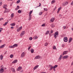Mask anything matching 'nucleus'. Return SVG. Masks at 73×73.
Here are the masks:
<instances>
[{"instance_id": "7", "label": "nucleus", "mask_w": 73, "mask_h": 73, "mask_svg": "<svg viewBox=\"0 0 73 73\" xmlns=\"http://www.w3.org/2000/svg\"><path fill=\"white\" fill-rule=\"evenodd\" d=\"M17 62V59H15L12 62V64H15Z\"/></svg>"}, {"instance_id": "38", "label": "nucleus", "mask_w": 73, "mask_h": 73, "mask_svg": "<svg viewBox=\"0 0 73 73\" xmlns=\"http://www.w3.org/2000/svg\"><path fill=\"white\" fill-rule=\"evenodd\" d=\"M64 3H65L66 5H67V4H68V2L67 1L65 2H64Z\"/></svg>"}, {"instance_id": "30", "label": "nucleus", "mask_w": 73, "mask_h": 73, "mask_svg": "<svg viewBox=\"0 0 73 73\" xmlns=\"http://www.w3.org/2000/svg\"><path fill=\"white\" fill-rule=\"evenodd\" d=\"M22 12V11H21V10H18V12L19 13H21Z\"/></svg>"}, {"instance_id": "57", "label": "nucleus", "mask_w": 73, "mask_h": 73, "mask_svg": "<svg viewBox=\"0 0 73 73\" xmlns=\"http://www.w3.org/2000/svg\"><path fill=\"white\" fill-rule=\"evenodd\" d=\"M53 69V70H54V71H56V70L55 69V68H54Z\"/></svg>"}, {"instance_id": "20", "label": "nucleus", "mask_w": 73, "mask_h": 73, "mask_svg": "<svg viewBox=\"0 0 73 73\" xmlns=\"http://www.w3.org/2000/svg\"><path fill=\"white\" fill-rule=\"evenodd\" d=\"M61 7H59L58 9V10L57 12V13H59V12H60V9H61Z\"/></svg>"}, {"instance_id": "29", "label": "nucleus", "mask_w": 73, "mask_h": 73, "mask_svg": "<svg viewBox=\"0 0 73 73\" xmlns=\"http://www.w3.org/2000/svg\"><path fill=\"white\" fill-rule=\"evenodd\" d=\"M13 55L12 54H11L10 56V58H13Z\"/></svg>"}, {"instance_id": "48", "label": "nucleus", "mask_w": 73, "mask_h": 73, "mask_svg": "<svg viewBox=\"0 0 73 73\" xmlns=\"http://www.w3.org/2000/svg\"><path fill=\"white\" fill-rule=\"evenodd\" d=\"M42 27H45V24H43V25H41Z\"/></svg>"}, {"instance_id": "59", "label": "nucleus", "mask_w": 73, "mask_h": 73, "mask_svg": "<svg viewBox=\"0 0 73 73\" xmlns=\"http://www.w3.org/2000/svg\"><path fill=\"white\" fill-rule=\"evenodd\" d=\"M11 29H13V28H14V27H11Z\"/></svg>"}, {"instance_id": "11", "label": "nucleus", "mask_w": 73, "mask_h": 73, "mask_svg": "<svg viewBox=\"0 0 73 73\" xmlns=\"http://www.w3.org/2000/svg\"><path fill=\"white\" fill-rule=\"evenodd\" d=\"M4 72V69L3 68H1L0 69V73H3Z\"/></svg>"}, {"instance_id": "54", "label": "nucleus", "mask_w": 73, "mask_h": 73, "mask_svg": "<svg viewBox=\"0 0 73 73\" xmlns=\"http://www.w3.org/2000/svg\"><path fill=\"white\" fill-rule=\"evenodd\" d=\"M41 3H39V6H38V7H40V6H41Z\"/></svg>"}, {"instance_id": "62", "label": "nucleus", "mask_w": 73, "mask_h": 73, "mask_svg": "<svg viewBox=\"0 0 73 73\" xmlns=\"http://www.w3.org/2000/svg\"><path fill=\"white\" fill-rule=\"evenodd\" d=\"M73 65V62L71 63V65Z\"/></svg>"}, {"instance_id": "64", "label": "nucleus", "mask_w": 73, "mask_h": 73, "mask_svg": "<svg viewBox=\"0 0 73 73\" xmlns=\"http://www.w3.org/2000/svg\"><path fill=\"white\" fill-rule=\"evenodd\" d=\"M70 73H73V71H72V72H71Z\"/></svg>"}, {"instance_id": "22", "label": "nucleus", "mask_w": 73, "mask_h": 73, "mask_svg": "<svg viewBox=\"0 0 73 73\" xmlns=\"http://www.w3.org/2000/svg\"><path fill=\"white\" fill-rule=\"evenodd\" d=\"M55 35H56V36H58V32L57 31L56 32L55 34H54Z\"/></svg>"}, {"instance_id": "24", "label": "nucleus", "mask_w": 73, "mask_h": 73, "mask_svg": "<svg viewBox=\"0 0 73 73\" xmlns=\"http://www.w3.org/2000/svg\"><path fill=\"white\" fill-rule=\"evenodd\" d=\"M49 33V31H48L46 32L45 35H47Z\"/></svg>"}, {"instance_id": "3", "label": "nucleus", "mask_w": 73, "mask_h": 73, "mask_svg": "<svg viewBox=\"0 0 73 73\" xmlns=\"http://www.w3.org/2000/svg\"><path fill=\"white\" fill-rule=\"evenodd\" d=\"M64 42H67L68 41V38L67 37H64Z\"/></svg>"}, {"instance_id": "46", "label": "nucleus", "mask_w": 73, "mask_h": 73, "mask_svg": "<svg viewBox=\"0 0 73 73\" xmlns=\"http://www.w3.org/2000/svg\"><path fill=\"white\" fill-rule=\"evenodd\" d=\"M17 8L18 9H20V7H19V6H17Z\"/></svg>"}, {"instance_id": "52", "label": "nucleus", "mask_w": 73, "mask_h": 73, "mask_svg": "<svg viewBox=\"0 0 73 73\" xmlns=\"http://www.w3.org/2000/svg\"><path fill=\"white\" fill-rule=\"evenodd\" d=\"M50 33H53V31L51 30L50 31Z\"/></svg>"}, {"instance_id": "60", "label": "nucleus", "mask_w": 73, "mask_h": 73, "mask_svg": "<svg viewBox=\"0 0 73 73\" xmlns=\"http://www.w3.org/2000/svg\"><path fill=\"white\" fill-rule=\"evenodd\" d=\"M17 9H18L17 8H15V10L16 11H17Z\"/></svg>"}, {"instance_id": "58", "label": "nucleus", "mask_w": 73, "mask_h": 73, "mask_svg": "<svg viewBox=\"0 0 73 73\" xmlns=\"http://www.w3.org/2000/svg\"><path fill=\"white\" fill-rule=\"evenodd\" d=\"M62 47H63V48H64V44H62Z\"/></svg>"}, {"instance_id": "14", "label": "nucleus", "mask_w": 73, "mask_h": 73, "mask_svg": "<svg viewBox=\"0 0 73 73\" xmlns=\"http://www.w3.org/2000/svg\"><path fill=\"white\" fill-rule=\"evenodd\" d=\"M38 65H36L34 67L33 69L34 70H36V69L38 68Z\"/></svg>"}, {"instance_id": "31", "label": "nucleus", "mask_w": 73, "mask_h": 73, "mask_svg": "<svg viewBox=\"0 0 73 73\" xmlns=\"http://www.w3.org/2000/svg\"><path fill=\"white\" fill-rule=\"evenodd\" d=\"M53 49H56V46H54L53 47Z\"/></svg>"}, {"instance_id": "8", "label": "nucleus", "mask_w": 73, "mask_h": 73, "mask_svg": "<svg viewBox=\"0 0 73 73\" xmlns=\"http://www.w3.org/2000/svg\"><path fill=\"white\" fill-rule=\"evenodd\" d=\"M62 55H60V57H59L58 58V60L59 61H60V60H61V58H62Z\"/></svg>"}, {"instance_id": "56", "label": "nucleus", "mask_w": 73, "mask_h": 73, "mask_svg": "<svg viewBox=\"0 0 73 73\" xmlns=\"http://www.w3.org/2000/svg\"><path fill=\"white\" fill-rule=\"evenodd\" d=\"M35 59H38L37 56H36L35 57Z\"/></svg>"}, {"instance_id": "34", "label": "nucleus", "mask_w": 73, "mask_h": 73, "mask_svg": "<svg viewBox=\"0 0 73 73\" xmlns=\"http://www.w3.org/2000/svg\"><path fill=\"white\" fill-rule=\"evenodd\" d=\"M9 48H14V47L13 46H9Z\"/></svg>"}, {"instance_id": "42", "label": "nucleus", "mask_w": 73, "mask_h": 73, "mask_svg": "<svg viewBox=\"0 0 73 73\" xmlns=\"http://www.w3.org/2000/svg\"><path fill=\"white\" fill-rule=\"evenodd\" d=\"M29 40H32V37H30L29 38Z\"/></svg>"}, {"instance_id": "9", "label": "nucleus", "mask_w": 73, "mask_h": 73, "mask_svg": "<svg viewBox=\"0 0 73 73\" xmlns=\"http://www.w3.org/2000/svg\"><path fill=\"white\" fill-rule=\"evenodd\" d=\"M11 70H12V72H14V73H15V70L13 68H11Z\"/></svg>"}, {"instance_id": "37", "label": "nucleus", "mask_w": 73, "mask_h": 73, "mask_svg": "<svg viewBox=\"0 0 73 73\" xmlns=\"http://www.w3.org/2000/svg\"><path fill=\"white\" fill-rule=\"evenodd\" d=\"M20 0H19L17 1V3L19 4V3H20Z\"/></svg>"}, {"instance_id": "45", "label": "nucleus", "mask_w": 73, "mask_h": 73, "mask_svg": "<svg viewBox=\"0 0 73 73\" xmlns=\"http://www.w3.org/2000/svg\"><path fill=\"white\" fill-rule=\"evenodd\" d=\"M44 45L45 46H47V45H48V42H46L45 44Z\"/></svg>"}, {"instance_id": "10", "label": "nucleus", "mask_w": 73, "mask_h": 73, "mask_svg": "<svg viewBox=\"0 0 73 73\" xmlns=\"http://www.w3.org/2000/svg\"><path fill=\"white\" fill-rule=\"evenodd\" d=\"M5 46V44H4L3 45H2L0 46V48L1 49L2 48H4Z\"/></svg>"}, {"instance_id": "44", "label": "nucleus", "mask_w": 73, "mask_h": 73, "mask_svg": "<svg viewBox=\"0 0 73 73\" xmlns=\"http://www.w3.org/2000/svg\"><path fill=\"white\" fill-rule=\"evenodd\" d=\"M42 12H40L39 13V15H42Z\"/></svg>"}, {"instance_id": "17", "label": "nucleus", "mask_w": 73, "mask_h": 73, "mask_svg": "<svg viewBox=\"0 0 73 73\" xmlns=\"http://www.w3.org/2000/svg\"><path fill=\"white\" fill-rule=\"evenodd\" d=\"M67 52H68V51H64L63 53V55H64V54H67Z\"/></svg>"}, {"instance_id": "61", "label": "nucleus", "mask_w": 73, "mask_h": 73, "mask_svg": "<svg viewBox=\"0 0 73 73\" xmlns=\"http://www.w3.org/2000/svg\"><path fill=\"white\" fill-rule=\"evenodd\" d=\"M59 17H61V14L59 15Z\"/></svg>"}, {"instance_id": "63", "label": "nucleus", "mask_w": 73, "mask_h": 73, "mask_svg": "<svg viewBox=\"0 0 73 73\" xmlns=\"http://www.w3.org/2000/svg\"><path fill=\"white\" fill-rule=\"evenodd\" d=\"M41 73H46V72H41Z\"/></svg>"}, {"instance_id": "25", "label": "nucleus", "mask_w": 73, "mask_h": 73, "mask_svg": "<svg viewBox=\"0 0 73 73\" xmlns=\"http://www.w3.org/2000/svg\"><path fill=\"white\" fill-rule=\"evenodd\" d=\"M52 28H54V24H52L51 25Z\"/></svg>"}, {"instance_id": "55", "label": "nucleus", "mask_w": 73, "mask_h": 73, "mask_svg": "<svg viewBox=\"0 0 73 73\" xmlns=\"http://www.w3.org/2000/svg\"><path fill=\"white\" fill-rule=\"evenodd\" d=\"M2 3V2H0V5H1Z\"/></svg>"}, {"instance_id": "1", "label": "nucleus", "mask_w": 73, "mask_h": 73, "mask_svg": "<svg viewBox=\"0 0 73 73\" xmlns=\"http://www.w3.org/2000/svg\"><path fill=\"white\" fill-rule=\"evenodd\" d=\"M4 6L3 7V8H5L6 9L5 10L4 12V13H6V12H9V10L8 9H7V8H6V7H7V5H4Z\"/></svg>"}, {"instance_id": "21", "label": "nucleus", "mask_w": 73, "mask_h": 73, "mask_svg": "<svg viewBox=\"0 0 73 73\" xmlns=\"http://www.w3.org/2000/svg\"><path fill=\"white\" fill-rule=\"evenodd\" d=\"M3 56L2 55H1L0 56V58H1V60H2L3 59Z\"/></svg>"}, {"instance_id": "33", "label": "nucleus", "mask_w": 73, "mask_h": 73, "mask_svg": "<svg viewBox=\"0 0 73 73\" xmlns=\"http://www.w3.org/2000/svg\"><path fill=\"white\" fill-rule=\"evenodd\" d=\"M54 37L56 38L57 37V35H56L54 34Z\"/></svg>"}, {"instance_id": "23", "label": "nucleus", "mask_w": 73, "mask_h": 73, "mask_svg": "<svg viewBox=\"0 0 73 73\" xmlns=\"http://www.w3.org/2000/svg\"><path fill=\"white\" fill-rule=\"evenodd\" d=\"M8 22H6L4 24H3V26H5V25H7V24H8Z\"/></svg>"}, {"instance_id": "28", "label": "nucleus", "mask_w": 73, "mask_h": 73, "mask_svg": "<svg viewBox=\"0 0 73 73\" xmlns=\"http://www.w3.org/2000/svg\"><path fill=\"white\" fill-rule=\"evenodd\" d=\"M14 47H16V46H17V44H15L13 45Z\"/></svg>"}, {"instance_id": "49", "label": "nucleus", "mask_w": 73, "mask_h": 73, "mask_svg": "<svg viewBox=\"0 0 73 73\" xmlns=\"http://www.w3.org/2000/svg\"><path fill=\"white\" fill-rule=\"evenodd\" d=\"M19 29L20 30H21V29H22V26L21 27H20L19 28Z\"/></svg>"}, {"instance_id": "40", "label": "nucleus", "mask_w": 73, "mask_h": 73, "mask_svg": "<svg viewBox=\"0 0 73 73\" xmlns=\"http://www.w3.org/2000/svg\"><path fill=\"white\" fill-rule=\"evenodd\" d=\"M20 29H19V28L17 29V32H19V31H20Z\"/></svg>"}, {"instance_id": "4", "label": "nucleus", "mask_w": 73, "mask_h": 73, "mask_svg": "<svg viewBox=\"0 0 73 73\" xmlns=\"http://www.w3.org/2000/svg\"><path fill=\"white\" fill-rule=\"evenodd\" d=\"M24 56H25V52H23L21 54V57H24Z\"/></svg>"}, {"instance_id": "43", "label": "nucleus", "mask_w": 73, "mask_h": 73, "mask_svg": "<svg viewBox=\"0 0 73 73\" xmlns=\"http://www.w3.org/2000/svg\"><path fill=\"white\" fill-rule=\"evenodd\" d=\"M63 6H65L66 5H65V2L63 3Z\"/></svg>"}, {"instance_id": "41", "label": "nucleus", "mask_w": 73, "mask_h": 73, "mask_svg": "<svg viewBox=\"0 0 73 73\" xmlns=\"http://www.w3.org/2000/svg\"><path fill=\"white\" fill-rule=\"evenodd\" d=\"M44 11H48V9L46 8H44Z\"/></svg>"}, {"instance_id": "51", "label": "nucleus", "mask_w": 73, "mask_h": 73, "mask_svg": "<svg viewBox=\"0 0 73 73\" xmlns=\"http://www.w3.org/2000/svg\"><path fill=\"white\" fill-rule=\"evenodd\" d=\"M31 48V46H30L28 48V50H29V49H30V48Z\"/></svg>"}, {"instance_id": "39", "label": "nucleus", "mask_w": 73, "mask_h": 73, "mask_svg": "<svg viewBox=\"0 0 73 73\" xmlns=\"http://www.w3.org/2000/svg\"><path fill=\"white\" fill-rule=\"evenodd\" d=\"M1 68L2 69H4V66L3 65H2L1 66Z\"/></svg>"}, {"instance_id": "32", "label": "nucleus", "mask_w": 73, "mask_h": 73, "mask_svg": "<svg viewBox=\"0 0 73 73\" xmlns=\"http://www.w3.org/2000/svg\"><path fill=\"white\" fill-rule=\"evenodd\" d=\"M58 66L57 65H55L54 66V68H57Z\"/></svg>"}, {"instance_id": "27", "label": "nucleus", "mask_w": 73, "mask_h": 73, "mask_svg": "<svg viewBox=\"0 0 73 73\" xmlns=\"http://www.w3.org/2000/svg\"><path fill=\"white\" fill-rule=\"evenodd\" d=\"M14 16V14H13V13H12V14H11V17H12H12H13Z\"/></svg>"}, {"instance_id": "12", "label": "nucleus", "mask_w": 73, "mask_h": 73, "mask_svg": "<svg viewBox=\"0 0 73 73\" xmlns=\"http://www.w3.org/2000/svg\"><path fill=\"white\" fill-rule=\"evenodd\" d=\"M24 32L23 31L22 32L20 36L21 37H22L23 35H24Z\"/></svg>"}, {"instance_id": "19", "label": "nucleus", "mask_w": 73, "mask_h": 73, "mask_svg": "<svg viewBox=\"0 0 73 73\" xmlns=\"http://www.w3.org/2000/svg\"><path fill=\"white\" fill-rule=\"evenodd\" d=\"M31 53H34V49H31Z\"/></svg>"}, {"instance_id": "18", "label": "nucleus", "mask_w": 73, "mask_h": 73, "mask_svg": "<svg viewBox=\"0 0 73 73\" xmlns=\"http://www.w3.org/2000/svg\"><path fill=\"white\" fill-rule=\"evenodd\" d=\"M15 25H16V24L14 23H11L10 24V25L12 26V27H14V26H15Z\"/></svg>"}, {"instance_id": "50", "label": "nucleus", "mask_w": 73, "mask_h": 73, "mask_svg": "<svg viewBox=\"0 0 73 73\" xmlns=\"http://www.w3.org/2000/svg\"><path fill=\"white\" fill-rule=\"evenodd\" d=\"M3 19H4L3 18H1L0 19V21H1V20H3Z\"/></svg>"}, {"instance_id": "16", "label": "nucleus", "mask_w": 73, "mask_h": 73, "mask_svg": "<svg viewBox=\"0 0 73 73\" xmlns=\"http://www.w3.org/2000/svg\"><path fill=\"white\" fill-rule=\"evenodd\" d=\"M55 19L54 18H52L50 20V21H51V22H53L54 20Z\"/></svg>"}, {"instance_id": "53", "label": "nucleus", "mask_w": 73, "mask_h": 73, "mask_svg": "<svg viewBox=\"0 0 73 73\" xmlns=\"http://www.w3.org/2000/svg\"><path fill=\"white\" fill-rule=\"evenodd\" d=\"M66 27L65 26H64L63 27V28L64 29H66Z\"/></svg>"}, {"instance_id": "36", "label": "nucleus", "mask_w": 73, "mask_h": 73, "mask_svg": "<svg viewBox=\"0 0 73 73\" xmlns=\"http://www.w3.org/2000/svg\"><path fill=\"white\" fill-rule=\"evenodd\" d=\"M37 57L38 58V59H40L41 58V57H40V56H37Z\"/></svg>"}, {"instance_id": "26", "label": "nucleus", "mask_w": 73, "mask_h": 73, "mask_svg": "<svg viewBox=\"0 0 73 73\" xmlns=\"http://www.w3.org/2000/svg\"><path fill=\"white\" fill-rule=\"evenodd\" d=\"M37 38H38V37H37V36H36L35 37H34L33 38L35 40L36 39H37Z\"/></svg>"}, {"instance_id": "13", "label": "nucleus", "mask_w": 73, "mask_h": 73, "mask_svg": "<svg viewBox=\"0 0 73 73\" xmlns=\"http://www.w3.org/2000/svg\"><path fill=\"white\" fill-rule=\"evenodd\" d=\"M50 69L49 70H52V69L54 68V67L52 66H50Z\"/></svg>"}, {"instance_id": "47", "label": "nucleus", "mask_w": 73, "mask_h": 73, "mask_svg": "<svg viewBox=\"0 0 73 73\" xmlns=\"http://www.w3.org/2000/svg\"><path fill=\"white\" fill-rule=\"evenodd\" d=\"M3 30V29L1 28H0V33L1 32V31Z\"/></svg>"}, {"instance_id": "35", "label": "nucleus", "mask_w": 73, "mask_h": 73, "mask_svg": "<svg viewBox=\"0 0 73 73\" xmlns=\"http://www.w3.org/2000/svg\"><path fill=\"white\" fill-rule=\"evenodd\" d=\"M54 2H55V0H52L51 2V4H52V3H54Z\"/></svg>"}, {"instance_id": "5", "label": "nucleus", "mask_w": 73, "mask_h": 73, "mask_svg": "<svg viewBox=\"0 0 73 73\" xmlns=\"http://www.w3.org/2000/svg\"><path fill=\"white\" fill-rule=\"evenodd\" d=\"M68 58V56L66 55L62 57V58H64L65 59H66V58Z\"/></svg>"}, {"instance_id": "15", "label": "nucleus", "mask_w": 73, "mask_h": 73, "mask_svg": "<svg viewBox=\"0 0 73 73\" xmlns=\"http://www.w3.org/2000/svg\"><path fill=\"white\" fill-rule=\"evenodd\" d=\"M72 41V38H70L68 40V42L70 43L71 41Z\"/></svg>"}, {"instance_id": "2", "label": "nucleus", "mask_w": 73, "mask_h": 73, "mask_svg": "<svg viewBox=\"0 0 73 73\" xmlns=\"http://www.w3.org/2000/svg\"><path fill=\"white\" fill-rule=\"evenodd\" d=\"M33 12V10H32L29 13V20H31V19L32 18V15H31V14H32V13Z\"/></svg>"}, {"instance_id": "6", "label": "nucleus", "mask_w": 73, "mask_h": 73, "mask_svg": "<svg viewBox=\"0 0 73 73\" xmlns=\"http://www.w3.org/2000/svg\"><path fill=\"white\" fill-rule=\"evenodd\" d=\"M21 69H22V67H21V66H19L17 69V71H19V70H21Z\"/></svg>"}]
</instances>
